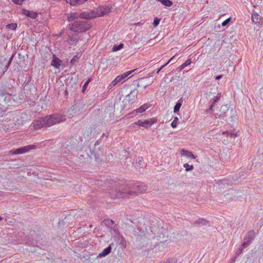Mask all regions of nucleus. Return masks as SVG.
Returning a JSON list of instances; mask_svg holds the SVG:
<instances>
[{
    "mask_svg": "<svg viewBox=\"0 0 263 263\" xmlns=\"http://www.w3.org/2000/svg\"><path fill=\"white\" fill-rule=\"evenodd\" d=\"M221 184H223L224 185L225 184H228V182H227V181L226 180L221 181Z\"/></svg>",
    "mask_w": 263,
    "mask_h": 263,
    "instance_id": "79ce46f5",
    "label": "nucleus"
},
{
    "mask_svg": "<svg viewBox=\"0 0 263 263\" xmlns=\"http://www.w3.org/2000/svg\"><path fill=\"white\" fill-rule=\"evenodd\" d=\"M220 98H221V93H218L216 96H215L214 98H212L211 100V101L210 102V103L211 104L210 107L209 109L210 110H213V108L215 103H217L220 100Z\"/></svg>",
    "mask_w": 263,
    "mask_h": 263,
    "instance_id": "ddd939ff",
    "label": "nucleus"
},
{
    "mask_svg": "<svg viewBox=\"0 0 263 263\" xmlns=\"http://www.w3.org/2000/svg\"><path fill=\"white\" fill-rule=\"evenodd\" d=\"M223 135H226L227 136H229L231 137H237V134L233 131H225L223 132Z\"/></svg>",
    "mask_w": 263,
    "mask_h": 263,
    "instance_id": "5701e85b",
    "label": "nucleus"
},
{
    "mask_svg": "<svg viewBox=\"0 0 263 263\" xmlns=\"http://www.w3.org/2000/svg\"><path fill=\"white\" fill-rule=\"evenodd\" d=\"M46 126V121L44 118H41L33 123L34 129L38 130Z\"/></svg>",
    "mask_w": 263,
    "mask_h": 263,
    "instance_id": "1a4fd4ad",
    "label": "nucleus"
},
{
    "mask_svg": "<svg viewBox=\"0 0 263 263\" xmlns=\"http://www.w3.org/2000/svg\"><path fill=\"white\" fill-rule=\"evenodd\" d=\"M17 27V25L16 23H11L7 24L6 26V27L7 29L12 30H15L16 28Z\"/></svg>",
    "mask_w": 263,
    "mask_h": 263,
    "instance_id": "412c9836",
    "label": "nucleus"
},
{
    "mask_svg": "<svg viewBox=\"0 0 263 263\" xmlns=\"http://www.w3.org/2000/svg\"><path fill=\"white\" fill-rule=\"evenodd\" d=\"M2 219V218L1 217H0V220H1Z\"/></svg>",
    "mask_w": 263,
    "mask_h": 263,
    "instance_id": "09e8293b",
    "label": "nucleus"
},
{
    "mask_svg": "<svg viewBox=\"0 0 263 263\" xmlns=\"http://www.w3.org/2000/svg\"><path fill=\"white\" fill-rule=\"evenodd\" d=\"M231 17H229L227 19H226L225 21H224L222 23V26H228L229 23H230V22L231 21Z\"/></svg>",
    "mask_w": 263,
    "mask_h": 263,
    "instance_id": "c756f323",
    "label": "nucleus"
},
{
    "mask_svg": "<svg viewBox=\"0 0 263 263\" xmlns=\"http://www.w3.org/2000/svg\"><path fill=\"white\" fill-rule=\"evenodd\" d=\"M255 236L254 231H250L245 237L243 242L240 247L241 251L250 245Z\"/></svg>",
    "mask_w": 263,
    "mask_h": 263,
    "instance_id": "39448f33",
    "label": "nucleus"
},
{
    "mask_svg": "<svg viewBox=\"0 0 263 263\" xmlns=\"http://www.w3.org/2000/svg\"><path fill=\"white\" fill-rule=\"evenodd\" d=\"M62 62V61L54 54L53 55V59L51 61V65L56 68L59 69L61 65Z\"/></svg>",
    "mask_w": 263,
    "mask_h": 263,
    "instance_id": "f8f14e48",
    "label": "nucleus"
},
{
    "mask_svg": "<svg viewBox=\"0 0 263 263\" xmlns=\"http://www.w3.org/2000/svg\"><path fill=\"white\" fill-rule=\"evenodd\" d=\"M93 12L95 14L92 13L91 15H86L84 14H81L80 17L85 18L100 17L103 16L104 14L108 13V11L107 10L106 8H104V7H100L96 9L95 11Z\"/></svg>",
    "mask_w": 263,
    "mask_h": 263,
    "instance_id": "20e7f679",
    "label": "nucleus"
},
{
    "mask_svg": "<svg viewBox=\"0 0 263 263\" xmlns=\"http://www.w3.org/2000/svg\"><path fill=\"white\" fill-rule=\"evenodd\" d=\"M123 44H120L119 45H115L112 47V51H118L123 47Z\"/></svg>",
    "mask_w": 263,
    "mask_h": 263,
    "instance_id": "a878e982",
    "label": "nucleus"
},
{
    "mask_svg": "<svg viewBox=\"0 0 263 263\" xmlns=\"http://www.w3.org/2000/svg\"><path fill=\"white\" fill-rule=\"evenodd\" d=\"M44 119L46 121V126H51L55 124L65 121L66 117L59 114H55L46 116Z\"/></svg>",
    "mask_w": 263,
    "mask_h": 263,
    "instance_id": "7ed1b4c3",
    "label": "nucleus"
},
{
    "mask_svg": "<svg viewBox=\"0 0 263 263\" xmlns=\"http://www.w3.org/2000/svg\"><path fill=\"white\" fill-rule=\"evenodd\" d=\"M197 223H202L203 224H205V223L206 222V220H205L203 219H200L196 221Z\"/></svg>",
    "mask_w": 263,
    "mask_h": 263,
    "instance_id": "473e14b6",
    "label": "nucleus"
},
{
    "mask_svg": "<svg viewBox=\"0 0 263 263\" xmlns=\"http://www.w3.org/2000/svg\"><path fill=\"white\" fill-rule=\"evenodd\" d=\"M228 106L227 105L221 106L219 110V114L217 113L215 115V117L219 119H223L225 117L226 113L228 110Z\"/></svg>",
    "mask_w": 263,
    "mask_h": 263,
    "instance_id": "9d476101",
    "label": "nucleus"
},
{
    "mask_svg": "<svg viewBox=\"0 0 263 263\" xmlns=\"http://www.w3.org/2000/svg\"><path fill=\"white\" fill-rule=\"evenodd\" d=\"M133 190H128L127 189H124L123 191H120V190L117 193L115 197L117 198H124L127 194H132L133 192L134 193H142L144 192L146 190V186L143 183H137L134 184L133 186Z\"/></svg>",
    "mask_w": 263,
    "mask_h": 263,
    "instance_id": "f03ea898",
    "label": "nucleus"
},
{
    "mask_svg": "<svg viewBox=\"0 0 263 263\" xmlns=\"http://www.w3.org/2000/svg\"><path fill=\"white\" fill-rule=\"evenodd\" d=\"M261 18L259 15L256 13H253L252 14V20L255 23H259Z\"/></svg>",
    "mask_w": 263,
    "mask_h": 263,
    "instance_id": "a211bd4d",
    "label": "nucleus"
},
{
    "mask_svg": "<svg viewBox=\"0 0 263 263\" xmlns=\"http://www.w3.org/2000/svg\"><path fill=\"white\" fill-rule=\"evenodd\" d=\"M111 251V247L110 246L104 249L101 253H100L98 256L100 257H104L109 254Z\"/></svg>",
    "mask_w": 263,
    "mask_h": 263,
    "instance_id": "2eb2a0df",
    "label": "nucleus"
},
{
    "mask_svg": "<svg viewBox=\"0 0 263 263\" xmlns=\"http://www.w3.org/2000/svg\"><path fill=\"white\" fill-rule=\"evenodd\" d=\"M167 65V64L163 65L160 68L156 69V70L153 71L147 74V77H152L155 73H158L163 68Z\"/></svg>",
    "mask_w": 263,
    "mask_h": 263,
    "instance_id": "6ab92c4d",
    "label": "nucleus"
},
{
    "mask_svg": "<svg viewBox=\"0 0 263 263\" xmlns=\"http://www.w3.org/2000/svg\"><path fill=\"white\" fill-rule=\"evenodd\" d=\"M155 235H156L157 239L161 242H164L168 241V239H166V238H167L168 237V232L162 228H161V230L157 232V234L155 233Z\"/></svg>",
    "mask_w": 263,
    "mask_h": 263,
    "instance_id": "423d86ee",
    "label": "nucleus"
},
{
    "mask_svg": "<svg viewBox=\"0 0 263 263\" xmlns=\"http://www.w3.org/2000/svg\"><path fill=\"white\" fill-rule=\"evenodd\" d=\"M78 17V15L75 13H71L68 16V19L69 21H74Z\"/></svg>",
    "mask_w": 263,
    "mask_h": 263,
    "instance_id": "393cba45",
    "label": "nucleus"
},
{
    "mask_svg": "<svg viewBox=\"0 0 263 263\" xmlns=\"http://www.w3.org/2000/svg\"><path fill=\"white\" fill-rule=\"evenodd\" d=\"M35 146L33 145H29L24 147H20L16 149L11 150L10 153L13 155L20 154H24L30 149H32L35 147Z\"/></svg>",
    "mask_w": 263,
    "mask_h": 263,
    "instance_id": "0eeeda50",
    "label": "nucleus"
},
{
    "mask_svg": "<svg viewBox=\"0 0 263 263\" xmlns=\"http://www.w3.org/2000/svg\"><path fill=\"white\" fill-rule=\"evenodd\" d=\"M22 13L24 15L31 18H35L37 16V13L33 11L28 10L25 9L22 10Z\"/></svg>",
    "mask_w": 263,
    "mask_h": 263,
    "instance_id": "9b49d317",
    "label": "nucleus"
},
{
    "mask_svg": "<svg viewBox=\"0 0 263 263\" xmlns=\"http://www.w3.org/2000/svg\"><path fill=\"white\" fill-rule=\"evenodd\" d=\"M160 263H178L176 259L174 258H170L166 260H163Z\"/></svg>",
    "mask_w": 263,
    "mask_h": 263,
    "instance_id": "bb28decb",
    "label": "nucleus"
},
{
    "mask_svg": "<svg viewBox=\"0 0 263 263\" xmlns=\"http://www.w3.org/2000/svg\"><path fill=\"white\" fill-rule=\"evenodd\" d=\"M157 120L155 118H152L150 120H145L144 121L138 120L135 122V124L138 126L143 127L147 128L148 127L152 126L154 123H156Z\"/></svg>",
    "mask_w": 263,
    "mask_h": 263,
    "instance_id": "6e6552de",
    "label": "nucleus"
},
{
    "mask_svg": "<svg viewBox=\"0 0 263 263\" xmlns=\"http://www.w3.org/2000/svg\"><path fill=\"white\" fill-rule=\"evenodd\" d=\"M160 21V20L158 18V17H155L154 20L153 25L154 27H156L159 24V22Z\"/></svg>",
    "mask_w": 263,
    "mask_h": 263,
    "instance_id": "7c9ffc66",
    "label": "nucleus"
},
{
    "mask_svg": "<svg viewBox=\"0 0 263 263\" xmlns=\"http://www.w3.org/2000/svg\"><path fill=\"white\" fill-rule=\"evenodd\" d=\"M91 27L89 22L87 20H80L72 23L69 27L71 31L77 32H85Z\"/></svg>",
    "mask_w": 263,
    "mask_h": 263,
    "instance_id": "f257e3e1",
    "label": "nucleus"
},
{
    "mask_svg": "<svg viewBox=\"0 0 263 263\" xmlns=\"http://www.w3.org/2000/svg\"><path fill=\"white\" fill-rule=\"evenodd\" d=\"M175 57V56H174L173 57H172L171 59H170L168 60V61L166 63L167 64V65L170 63L171 61H172V60L174 59V58Z\"/></svg>",
    "mask_w": 263,
    "mask_h": 263,
    "instance_id": "c03bdc74",
    "label": "nucleus"
},
{
    "mask_svg": "<svg viewBox=\"0 0 263 263\" xmlns=\"http://www.w3.org/2000/svg\"><path fill=\"white\" fill-rule=\"evenodd\" d=\"M180 154L181 156L186 157L189 158L195 159V156L191 152L186 151L184 149L180 150Z\"/></svg>",
    "mask_w": 263,
    "mask_h": 263,
    "instance_id": "4468645a",
    "label": "nucleus"
},
{
    "mask_svg": "<svg viewBox=\"0 0 263 263\" xmlns=\"http://www.w3.org/2000/svg\"><path fill=\"white\" fill-rule=\"evenodd\" d=\"M181 105H182V101L180 100L178 101V102L176 103V104L174 106V112L176 113V112H177L178 111H179Z\"/></svg>",
    "mask_w": 263,
    "mask_h": 263,
    "instance_id": "4be33fe9",
    "label": "nucleus"
},
{
    "mask_svg": "<svg viewBox=\"0 0 263 263\" xmlns=\"http://www.w3.org/2000/svg\"><path fill=\"white\" fill-rule=\"evenodd\" d=\"M120 245L124 248H125L126 247V241L125 240V239H124L123 238H122V240L120 242Z\"/></svg>",
    "mask_w": 263,
    "mask_h": 263,
    "instance_id": "72a5a7b5",
    "label": "nucleus"
},
{
    "mask_svg": "<svg viewBox=\"0 0 263 263\" xmlns=\"http://www.w3.org/2000/svg\"><path fill=\"white\" fill-rule=\"evenodd\" d=\"M70 41H71V42H77V40L76 38H74V37H71V38H70Z\"/></svg>",
    "mask_w": 263,
    "mask_h": 263,
    "instance_id": "58836bf2",
    "label": "nucleus"
},
{
    "mask_svg": "<svg viewBox=\"0 0 263 263\" xmlns=\"http://www.w3.org/2000/svg\"><path fill=\"white\" fill-rule=\"evenodd\" d=\"M183 166L185 167V170L186 171H191L193 169V166L190 165L187 163H185L184 164Z\"/></svg>",
    "mask_w": 263,
    "mask_h": 263,
    "instance_id": "c85d7f7f",
    "label": "nucleus"
},
{
    "mask_svg": "<svg viewBox=\"0 0 263 263\" xmlns=\"http://www.w3.org/2000/svg\"><path fill=\"white\" fill-rule=\"evenodd\" d=\"M175 57V56H174L173 57H172L171 59H170L168 60V61L166 63L167 64V65L170 63L171 61H172V60L174 59V58Z\"/></svg>",
    "mask_w": 263,
    "mask_h": 263,
    "instance_id": "37998d69",
    "label": "nucleus"
},
{
    "mask_svg": "<svg viewBox=\"0 0 263 263\" xmlns=\"http://www.w3.org/2000/svg\"><path fill=\"white\" fill-rule=\"evenodd\" d=\"M124 81H123L122 79L118 76L109 84V86L113 87L118 84V83H122Z\"/></svg>",
    "mask_w": 263,
    "mask_h": 263,
    "instance_id": "dca6fc26",
    "label": "nucleus"
},
{
    "mask_svg": "<svg viewBox=\"0 0 263 263\" xmlns=\"http://www.w3.org/2000/svg\"><path fill=\"white\" fill-rule=\"evenodd\" d=\"M184 65H183V64H182V65H181L179 67H178V69L179 70H183L184 68Z\"/></svg>",
    "mask_w": 263,
    "mask_h": 263,
    "instance_id": "e433bc0d",
    "label": "nucleus"
},
{
    "mask_svg": "<svg viewBox=\"0 0 263 263\" xmlns=\"http://www.w3.org/2000/svg\"><path fill=\"white\" fill-rule=\"evenodd\" d=\"M134 71H135V70H130L119 76L122 79V80L124 81V80L129 74H130Z\"/></svg>",
    "mask_w": 263,
    "mask_h": 263,
    "instance_id": "aec40b11",
    "label": "nucleus"
},
{
    "mask_svg": "<svg viewBox=\"0 0 263 263\" xmlns=\"http://www.w3.org/2000/svg\"><path fill=\"white\" fill-rule=\"evenodd\" d=\"M130 94V95L134 94V96H135V95H137V91L134 90L133 91H131Z\"/></svg>",
    "mask_w": 263,
    "mask_h": 263,
    "instance_id": "a19ab883",
    "label": "nucleus"
},
{
    "mask_svg": "<svg viewBox=\"0 0 263 263\" xmlns=\"http://www.w3.org/2000/svg\"><path fill=\"white\" fill-rule=\"evenodd\" d=\"M178 117H176L174 118V120L171 123V126L173 128H175L177 126V122L178 121Z\"/></svg>",
    "mask_w": 263,
    "mask_h": 263,
    "instance_id": "cd10ccee",
    "label": "nucleus"
},
{
    "mask_svg": "<svg viewBox=\"0 0 263 263\" xmlns=\"http://www.w3.org/2000/svg\"><path fill=\"white\" fill-rule=\"evenodd\" d=\"M222 75H219V76H217L215 79L216 80H219L221 78H222Z\"/></svg>",
    "mask_w": 263,
    "mask_h": 263,
    "instance_id": "ea45409f",
    "label": "nucleus"
},
{
    "mask_svg": "<svg viewBox=\"0 0 263 263\" xmlns=\"http://www.w3.org/2000/svg\"><path fill=\"white\" fill-rule=\"evenodd\" d=\"M107 222H108V223H109V222H110L111 223H113V221L112 220H110V221L108 220Z\"/></svg>",
    "mask_w": 263,
    "mask_h": 263,
    "instance_id": "49530a36",
    "label": "nucleus"
},
{
    "mask_svg": "<svg viewBox=\"0 0 263 263\" xmlns=\"http://www.w3.org/2000/svg\"><path fill=\"white\" fill-rule=\"evenodd\" d=\"M163 5L171 7L173 5V3L170 0H158Z\"/></svg>",
    "mask_w": 263,
    "mask_h": 263,
    "instance_id": "b1692460",
    "label": "nucleus"
},
{
    "mask_svg": "<svg viewBox=\"0 0 263 263\" xmlns=\"http://www.w3.org/2000/svg\"><path fill=\"white\" fill-rule=\"evenodd\" d=\"M103 136H107V135H106V134H104Z\"/></svg>",
    "mask_w": 263,
    "mask_h": 263,
    "instance_id": "de8ad7c7",
    "label": "nucleus"
},
{
    "mask_svg": "<svg viewBox=\"0 0 263 263\" xmlns=\"http://www.w3.org/2000/svg\"><path fill=\"white\" fill-rule=\"evenodd\" d=\"M151 231H152V232H153L154 231H155V228H154V227H152V230H151Z\"/></svg>",
    "mask_w": 263,
    "mask_h": 263,
    "instance_id": "a18cd8bd",
    "label": "nucleus"
},
{
    "mask_svg": "<svg viewBox=\"0 0 263 263\" xmlns=\"http://www.w3.org/2000/svg\"><path fill=\"white\" fill-rule=\"evenodd\" d=\"M149 107V106L147 104H145L137 109L135 110V111H136L138 113H142L146 110L147 108Z\"/></svg>",
    "mask_w": 263,
    "mask_h": 263,
    "instance_id": "f3484780",
    "label": "nucleus"
},
{
    "mask_svg": "<svg viewBox=\"0 0 263 263\" xmlns=\"http://www.w3.org/2000/svg\"><path fill=\"white\" fill-rule=\"evenodd\" d=\"M192 63L191 59L187 60L184 63H183V65H184V67L189 66Z\"/></svg>",
    "mask_w": 263,
    "mask_h": 263,
    "instance_id": "2f4dec72",
    "label": "nucleus"
},
{
    "mask_svg": "<svg viewBox=\"0 0 263 263\" xmlns=\"http://www.w3.org/2000/svg\"><path fill=\"white\" fill-rule=\"evenodd\" d=\"M91 81V79H89L84 84L83 89H84L88 85V84L89 83V82Z\"/></svg>",
    "mask_w": 263,
    "mask_h": 263,
    "instance_id": "c9c22d12",
    "label": "nucleus"
},
{
    "mask_svg": "<svg viewBox=\"0 0 263 263\" xmlns=\"http://www.w3.org/2000/svg\"><path fill=\"white\" fill-rule=\"evenodd\" d=\"M14 3L17 4V5H21L23 3V2L24 0H11Z\"/></svg>",
    "mask_w": 263,
    "mask_h": 263,
    "instance_id": "f704fd0d",
    "label": "nucleus"
},
{
    "mask_svg": "<svg viewBox=\"0 0 263 263\" xmlns=\"http://www.w3.org/2000/svg\"><path fill=\"white\" fill-rule=\"evenodd\" d=\"M76 61H76V60L75 58H72V59L71 60L70 62H71V63L72 64H74L76 62Z\"/></svg>",
    "mask_w": 263,
    "mask_h": 263,
    "instance_id": "4c0bfd02",
    "label": "nucleus"
}]
</instances>
